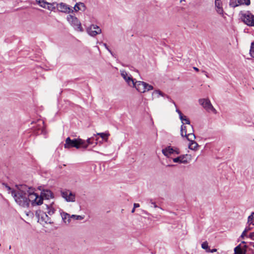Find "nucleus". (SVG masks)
I'll return each mask as SVG.
<instances>
[{"mask_svg": "<svg viewBox=\"0 0 254 254\" xmlns=\"http://www.w3.org/2000/svg\"><path fill=\"white\" fill-rule=\"evenodd\" d=\"M37 3L43 8H46L47 2L45 0H36Z\"/></svg>", "mask_w": 254, "mask_h": 254, "instance_id": "nucleus-27", "label": "nucleus"}, {"mask_svg": "<svg viewBox=\"0 0 254 254\" xmlns=\"http://www.w3.org/2000/svg\"><path fill=\"white\" fill-rule=\"evenodd\" d=\"M247 233V232H246V231H245L244 230V231L243 232L242 234H241V237L243 239L246 236Z\"/></svg>", "mask_w": 254, "mask_h": 254, "instance_id": "nucleus-39", "label": "nucleus"}, {"mask_svg": "<svg viewBox=\"0 0 254 254\" xmlns=\"http://www.w3.org/2000/svg\"><path fill=\"white\" fill-rule=\"evenodd\" d=\"M250 53L251 56L254 58V42L251 44Z\"/></svg>", "mask_w": 254, "mask_h": 254, "instance_id": "nucleus-32", "label": "nucleus"}, {"mask_svg": "<svg viewBox=\"0 0 254 254\" xmlns=\"http://www.w3.org/2000/svg\"><path fill=\"white\" fill-rule=\"evenodd\" d=\"M171 102L173 103V104L175 105V106L177 108V105L175 103V102L173 101H171Z\"/></svg>", "mask_w": 254, "mask_h": 254, "instance_id": "nucleus-47", "label": "nucleus"}, {"mask_svg": "<svg viewBox=\"0 0 254 254\" xmlns=\"http://www.w3.org/2000/svg\"><path fill=\"white\" fill-rule=\"evenodd\" d=\"M87 33L91 36L94 37L102 32L101 29L96 25L92 24L87 29Z\"/></svg>", "mask_w": 254, "mask_h": 254, "instance_id": "nucleus-10", "label": "nucleus"}, {"mask_svg": "<svg viewBox=\"0 0 254 254\" xmlns=\"http://www.w3.org/2000/svg\"><path fill=\"white\" fill-rule=\"evenodd\" d=\"M46 209H47V213L49 215H53L55 212V208L53 206V204H51L50 205H46Z\"/></svg>", "mask_w": 254, "mask_h": 254, "instance_id": "nucleus-22", "label": "nucleus"}, {"mask_svg": "<svg viewBox=\"0 0 254 254\" xmlns=\"http://www.w3.org/2000/svg\"><path fill=\"white\" fill-rule=\"evenodd\" d=\"M229 5L232 7H236L240 5L239 0H230Z\"/></svg>", "mask_w": 254, "mask_h": 254, "instance_id": "nucleus-29", "label": "nucleus"}, {"mask_svg": "<svg viewBox=\"0 0 254 254\" xmlns=\"http://www.w3.org/2000/svg\"><path fill=\"white\" fill-rule=\"evenodd\" d=\"M135 208H134V207L133 208V209H132V210H131V213H134V211H135Z\"/></svg>", "mask_w": 254, "mask_h": 254, "instance_id": "nucleus-48", "label": "nucleus"}, {"mask_svg": "<svg viewBox=\"0 0 254 254\" xmlns=\"http://www.w3.org/2000/svg\"><path fill=\"white\" fill-rule=\"evenodd\" d=\"M47 213V212H44L40 209L36 211L35 215L38 218V221L42 225L52 223L51 219Z\"/></svg>", "mask_w": 254, "mask_h": 254, "instance_id": "nucleus-5", "label": "nucleus"}, {"mask_svg": "<svg viewBox=\"0 0 254 254\" xmlns=\"http://www.w3.org/2000/svg\"><path fill=\"white\" fill-rule=\"evenodd\" d=\"M201 247L203 249L207 250L208 249V243L206 242H203L201 244Z\"/></svg>", "mask_w": 254, "mask_h": 254, "instance_id": "nucleus-35", "label": "nucleus"}, {"mask_svg": "<svg viewBox=\"0 0 254 254\" xmlns=\"http://www.w3.org/2000/svg\"><path fill=\"white\" fill-rule=\"evenodd\" d=\"M27 201L28 207L30 203H31L32 206L39 205L42 204V198L35 193L32 189L28 187Z\"/></svg>", "mask_w": 254, "mask_h": 254, "instance_id": "nucleus-3", "label": "nucleus"}, {"mask_svg": "<svg viewBox=\"0 0 254 254\" xmlns=\"http://www.w3.org/2000/svg\"><path fill=\"white\" fill-rule=\"evenodd\" d=\"M73 10L74 12H77L79 10L84 11L86 9V6L84 3L79 2H77L74 6L73 7V8L72 9Z\"/></svg>", "mask_w": 254, "mask_h": 254, "instance_id": "nucleus-18", "label": "nucleus"}, {"mask_svg": "<svg viewBox=\"0 0 254 254\" xmlns=\"http://www.w3.org/2000/svg\"><path fill=\"white\" fill-rule=\"evenodd\" d=\"M57 10L59 12L65 13L73 12V10L71 7H70L68 5L63 2L58 3Z\"/></svg>", "mask_w": 254, "mask_h": 254, "instance_id": "nucleus-12", "label": "nucleus"}, {"mask_svg": "<svg viewBox=\"0 0 254 254\" xmlns=\"http://www.w3.org/2000/svg\"><path fill=\"white\" fill-rule=\"evenodd\" d=\"M254 217V212H253L251 213V215L248 217V223H249L250 225L252 224V222L251 221L253 219Z\"/></svg>", "mask_w": 254, "mask_h": 254, "instance_id": "nucleus-33", "label": "nucleus"}, {"mask_svg": "<svg viewBox=\"0 0 254 254\" xmlns=\"http://www.w3.org/2000/svg\"><path fill=\"white\" fill-rule=\"evenodd\" d=\"M207 252H210V253H214V252H215L217 251V249H213L212 250H210L209 249L208 251H207Z\"/></svg>", "mask_w": 254, "mask_h": 254, "instance_id": "nucleus-42", "label": "nucleus"}, {"mask_svg": "<svg viewBox=\"0 0 254 254\" xmlns=\"http://www.w3.org/2000/svg\"><path fill=\"white\" fill-rule=\"evenodd\" d=\"M162 152V153L167 157H169L172 155L179 154L180 153L179 149L177 147H173L171 146H167L163 149Z\"/></svg>", "mask_w": 254, "mask_h": 254, "instance_id": "nucleus-7", "label": "nucleus"}, {"mask_svg": "<svg viewBox=\"0 0 254 254\" xmlns=\"http://www.w3.org/2000/svg\"><path fill=\"white\" fill-rule=\"evenodd\" d=\"M61 195L67 202H74L75 200V194L69 190L61 191Z\"/></svg>", "mask_w": 254, "mask_h": 254, "instance_id": "nucleus-11", "label": "nucleus"}, {"mask_svg": "<svg viewBox=\"0 0 254 254\" xmlns=\"http://www.w3.org/2000/svg\"><path fill=\"white\" fill-rule=\"evenodd\" d=\"M165 95L159 90H156L153 92L152 96L159 98L160 96H164Z\"/></svg>", "mask_w": 254, "mask_h": 254, "instance_id": "nucleus-28", "label": "nucleus"}, {"mask_svg": "<svg viewBox=\"0 0 254 254\" xmlns=\"http://www.w3.org/2000/svg\"><path fill=\"white\" fill-rule=\"evenodd\" d=\"M187 135L185 136L189 141H192L195 138V136L193 133V128L192 125H188Z\"/></svg>", "mask_w": 254, "mask_h": 254, "instance_id": "nucleus-14", "label": "nucleus"}, {"mask_svg": "<svg viewBox=\"0 0 254 254\" xmlns=\"http://www.w3.org/2000/svg\"><path fill=\"white\" fill-rule=\"evenodd\" d=\"M193 68L196 71H199V69L198 68L196 67H193Z\"/></svg>", "mask_w": 254, "mask_h": 254, "instance_id": "nucleus-46", "label": "nucleus"}, {"mask_svg": "<svg viewBox=\"0 0 254 254\" xmlns=\"http://www.w3.org/2000/svg\"><path fill=\"white\" fill-rule=\"evenodd\" d=\"M2 185L4 186L6 188L7 190L9 191V193H11V190H15V189L12 190L10 187L7 186V184H6L5 183H3Z\"/></svg>", "mask_w": 254, "mask_h": 254, "instance_id": "nucleus-34", "label": "nucleus"}, {"mask_svg": "<svg viewBox=\"0 0 254 254\" xmlns=\"http://www.w3.org/2000/svg\"><path fill=\"white\" fill-rule=\"evenodd\" d=\"M120 72L121 76L127 82L128 85L130 86H132L135 79H133L131 75L128 74L125 70H121Z\"/></svg>", "mask_w": 254, "mask_h": 254, "instance_id": "nucleus-13", "label": "nucleus"}, {"mask_svg": "<svg viewBox=\"0 0 254 254\" xmlns=\"http://www.w3.org/2000/svg\"><path fill=\"white\" fill-rule=\"evenodd\" d=\"M97 135H99L105 141H107L108 137L110 136V133L108 132L97 133Z\"/></svg>", "mask_w": 254, "mask_h": 254, "instance_id": "nucleus-25", "label": "nucleus"}, {"mask_svg": "<svg viewBox=\"0 0 254 254\" xmlns=\"http://www.w3.org/2000/svg\"><path fill=\"white\" fill-rule=\"evenodd\" d=\"M199 103L208 112H216L215 109L212 105L210 100L208 99H200L199 100Z\"/></svg>", "mask_w": 254, "mask_h": 254, "instance_id": "nucleus-9", "label": "nucleus"}, {"mask_svg": "<svg viewBox=\"0 0 254 254\" xmlns=\"http://www.w3.org/2000/svg\"><path fill=\"white\" fill-rule=\"evenodd\" d=\"M65 143L64 144V147L65 148H70L71 147H75L77 149L80 148V146L84 148H86L87 147V144H84L85 143V141L81 138H75L73 140H71L69 137H68L66 138L65 141Z\"/></svg>", "mask_w": 254, "mask_h": 254, "instance_id": "nucleus-2", "label": "nucleus"}, {"mask_svg": "<svg viewBox=\"0 0 254 254\" xmlns=\"http://www.w3.org/2000/svg\"><path fill=\"white\" fill-rule=\"evenodd\" d=\"M240 5L245 4L249 5L250 4V0H239Z\"/></svg>", "mask_w": 254, "mask_h": 254, "instance_id": "nucleus-31", "label": "nucleus"}, {"mask_svg": "<svg viewBox=\"0 0 254 254\" xmlns=\"http://www.w3.org/2000/svg\"><path fill=\"white\" fill-rule=\"evenodd\" d=\"M251 230V228L250 226L247 227L245 229V230L247 232L250 231Z\"/></svg>", "mask_w": 254, "mask_h": 254, "instance_id": "nucleus-43", "label": "nucleus"}, {"mask_svg": "<svg viewBox=\"0 0 254 254\" xmlns=\"http://www.w3.org/2000/svg\"><path fill=\"white\" fill-rule=\"evenodd\" d=\"M249 238L252 240H254V232H252L249 235Z\"/></svg>", "mask_w": 254, "mask_h": 254, "instance_id": "nucleus-38", "label": "nucleus"}, {"mask_svg": "<svg viewBox=\"0 0 254 254\" xmlns=\"http://www.w3.org/2000/svg\"><path fill=\"white\" fill-rule=\"evenodd\" d=\"M131 87H134L137 91L141 93L152 90L153 89V87L146 82L141 81H136V80L133 82Z\"/></svg>", "mask_w": 254, "mask_h": 254, "instance_id": "nucleus-4", "label": "nucleus"}, {"mask_svg": "<svg viewBox=\"0 0 254 254\" xmlns=\"http://www.w3.org/2000/svg\"><path fill=\"white\" fill-rule=\"evenodd\" d=\"M57 4L58 3L57 2L49 3L47 2V5L45 8H47L50 11H55L56 9H57Z\"/></svg>", "mask_w": 254, "mask_h": 254, "instance_id": "nucleus-20", "label": "nucleus"}, {"mask_svg": "<svg viewBox=\"0 0 254 254\" xmlns=\"http://www.w3.org/2000/svg\"><path fill=\"white\" fill-rule=\"evenodd\" d=\"M150 202L153 205L154 208L158 207V206L156 204L155 202H153L152 200H150Z\"/></svg>", "mask_w": 254, "mask_h": 254, "instance_id": "nucleus-40", "label": "nucleus"}, {"mask_svg": "<svg viewBox=\"0 0 254 254\" xmlns=\"http://www.w3.org/2000/svg\"><path fill=\"white\" fill-rule=\"evenodd\" d=\"M187 155H180L178 157L175 158L173 159V161L175 163H183L187 164L188 163L187 160L186 159V157Z\"/></svg>", "mask_w": 254, "mask_h": 254, "instance_id": "nucleus-19", "label": "nucleus"}, {"mask_svg": "<svg viewBox=\"0 0 254 254\" xmlns=\"http://www.w3.org/2000/svg\"><path fill=\"white\" fill-rule=\"evenodd\" d=\"M28 187L26 185L16 186L15 190H11V195L19 205L28 207L27 192Z\"/></svg>", "mask_w": 254, "mask_h": 254, "instance_id": "nucleus-1", "label": "nucleus"}, {"mask_svg": "<svg viewBox=\"0 0 254 254\" xmlns=\"http://www.w3.org/2000/svg\"><path fill=\"white\" fill-rule=\"evenodd\" d=\"M62 217L65 223H69V215L66 213L62 214Z\"/></svg>", "mask_w": 254, "mask_h": 254, "instance_id": "nucleus-30", "label": "nucleus"}, {"mask_svg": "<svg viewBox=\"0 0 254 254\" xmlns=\"http://www.w3.org/2000/svg\"><path fill=\"white\" fill-rule=\"evenodd\" d=\"M187 129H188V125L186 126L185 125H182L181 126V134L182 136L184 137L185 136L187 135Z\"/></svg>", "mask_w": 254, "mask_h": 254, "instance_id": "nucleus-26", "label": "nucleus"}, {"mask_svg": "<svg viewBox=\"0 0 254 254\" xmlns=\"http://www.w3.org/2000/svg\"><path fill=\"white\" fill-rule=\"evenodd\" d=\"M71 217L74 218L76 220H81L83 218L80 215H72Z\"/></svg>", "mask_w": 254, "mask_h": 254, "instance_id": "nucleus-36", "label": "nucleus"}, {"mask_svg": "<svg viewBox=\"0 0 254 254\" xmlns=\"http://www.w3.org/2000/svg\"><path fill=\"white\" fill-rule=\"evenodd\" d=\"M42 198V201L43 199H49L54 197V194L53 192L49 190H43L40 195Z\"/></svg>", "mask_w": 254, "mask_h": 254, "instance_id": "nucleus-16", "label": "nucleus"}, {"mask_svg": "<svg viewBox=\"0 0 254 254\" xmlns=\"http://www.w3.org/2000/svg\"><path fill=\"white\" fill-rule=\"evenodd\" d=\"M38 127L37 129L41 131V133H46L45 129L44 128V122L42 121H39L38 122Z\"/></svg>", "mask_w": 254, "mask_h": 254, "instance_id": "nucleus-21", "label": "nucleus"}, {"mask_svg": "<svg viewBox=\"0 0 254 254\" xmlns=\"http://www.w3.org/2000/svg\"><path fill=\"white\" fill-rule=\"evenodd\" d=\"M202 72L205 74V75H206V76L207 77H209V76H208V75L207 74V73L206 71L203 70Z\"/></svg>", "mask_w": 254, "mask_h": 254, "instance_id": "nucleus-45", "label": "nucleus"}, {"mask_svg": "<svg viewBox=\"0 0 254 254\" xmlns=\"http://www.w3.org/2000/svg\"><path fill=\"white\" fill-rule=\"evenodd\" d=\"M85 143L84 144L85 145L87 144V146L89 145L92 144L93 143V142L91 141V138H89L87 139L86 140H85Z\"/></svg>", "mask_w": 254, "mask_h": 254, "instance_id": "nucleus-37", "label": "nucleus"}, {"mask_svg": "<svg viewBox=\"0 0 254 254\" xmlns=\"http://www.w3.org/2000/svg\"><path fill=\"white\" fill-rule=\"evenodd\" d=\"M190 142L189 144V148L192 150H197L198 147V144L194 140L189 141Z\"/></svg>", "mask_w": 254, "mask_h": 254, "instance_id": "nucleus-23", "label": "nucleus"}, {"mask_svg": "<svg viewBox=\"0 0 254 254\" xmlns=\"http://www.w3.org/2000/svg\"><path fill=\"white\" fill-rule=\"evenodd\" d=\"M66 20L75 30L79 32L83 31L81 23L76 16L72 15H68L66 17Z\"/></svg>", "mask_w": 254, "mask_h": 254, "instance_id": "nucleus-6", "label": "nucleus"}, {"mask_svg": "<svg viewBox=\"0 0 254 254\" xmlns=\"http://www.w3.org/2000/svg\"><path fill=\"white\" fill-rule=\"evenodd\" d=\"M250 245L254 247V243H253V242L251 243H250Z\"/></svg>", "mask_w": 254, "mask_h": 254, "instance_id": "nucleus-49", "label": "nucleus"}, {"mask_svg": "<svg viewBox=\"0 0 254 254\" xmlns=\"http://www.w3.org/2000/svg\"><path fill=\"white\" fill-rule=\"evenodd\" d=\"M139 207V203H134L133 204V207L134 208H137Z\"/></svg>", "mask_w": 254, "mask_h": 254, "instance_id": "nucleus-44", "label": "nucleus"}, {"mask_svg": "<svg viewBox=\"0 0 254 254\" xmlns=\"http://www.w3.org/2000/svg\"><path fill=\"white\" fill-rule=\"evenodd\" d=\"M243 21L248 26H254V15L249 11H247L243 14Z\"/></svg>", "mask_w": 254, "mask_h": 254, "instance_id": "nucleus-8", "label": "nucleus"}, {"mask_svg": "<svg viewBox=\"0 0 254 254\" xmlns=\"http://www.w3.org/2000/svg\"><path fill=\"white\" fill-rule=\"evenodd\" d=\"M215 9L217 12L223 16L224 14V10L223 8V2L221 0H215Z\"/></svg>", "mask_w": 254, "mask_h": 254, "instance_id": "nucleus-15", "label": "nucleus"}, {"mask_svg": "<svg viewBox=\"0 0 254 254\" xmlns=\"http://www.w3.org/2000/svg\"><path fill=\"white\" fill-rule=\"evenodd\" d=\"M103 45L106 48V49H107L110 53H111V50L109 49L106 43H103Z\"/></svg>", "mask_w": 254, "mask_h": 254, "instance_id": "nucleus-41", "label": "nucleus"}, {"mask_svg": "<svg viewBox=\"0 0 254 254\" xmlns=\"http://www.w3.org/2000/svg\"><path fill=\"white\" fill-rule=\"evenodd\" d=\"M235 254H245L246 250L243 249L240 245L234 249Z\"/></svg>", "mask_w": 254, "mask_h": 254, "instance_id": "nucleus-24", "label": "nucleus"}, {"mask_svg": "<svg viewBox=\"0 0 254 254\" xmlns=\"http://www.w3.org/2000/svg\"><path fill=\"white\" fill-rule=\"evenodd\" d=\"M176 112L179 115L180 119L181 120L183 125L186 124L187 125H190V121L187 116L184 115L182 112L177 108L176 109Z\"/></svg>", "mask_w": 254, "mask_h": 254, "instance_id": "nucleus-17", "label": "nucleus"}]
</instances>
